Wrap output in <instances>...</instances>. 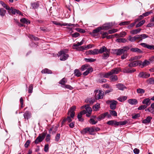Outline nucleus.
<instances>
[{
  "mask_svg": "<svg viewBox=\"0 0 154 154\" xmlns=\"http://www.w3.org/2000/svg\"><path fill=\"white\" fill-rule=\"evenodd\" d=\"M60 134H56L55 137V140L57 142L59 140L60 137Z\"/></svg>",
  "mask_w": 154,
  "mask_h": 154,
  "instance_id": "nucleus-53",
  "label": "nucleus"
},
{
  "mask_svg": "<svg viewBox=\"0 0 154 154\" xmlns=\"http://www.w3.org/2000/svg\"><path fill=\"white\" fill-rule=\"evenodd\" d=\"M141 62V61H135L130 63L129 64L128 66L129 67H135L139 65H140V64Z\"/></svg>",
  "mask_w": 154,
  "mask_h": 154,
  "instance_id": "nucleus-10",
  "label": "nucleus"
},
{
  "mask_svg": "<svg viewBox=\"0 0 154 154\" xmlns=\"http://www.w3.org/2000/svg\"><path fill=\"white\" fill-rule=\"evenodd\" d=\"M100 108V104L97 103L93 106V109L94 110L96 111L98 110Z\"/></svg>",
  "mask_w": 154,
  "mask_h": 154,
  "instance_id": "nucleus-38",
  "label": "nucleus"
},
{
  "mask_svg": "<svg viewBox=\"0 0 154 154\" xmlns=\"http://www.w3.org/2000/svg\"><path fill=\"white\" fill-rule=\"evenodd\" d=\"M76 108V107L75 106H73L70 108L68 111V115H69L72 118H73L75 116V112L74 111Z\"/></svg>",
  "mask_w": 154,
  "mask_h": 154,
  "instance_id": "nucleus-6",
  "label": "nucleus"
},
{
  "mask_svg": "<svg viewBox=\"0 0 154 154\" xmlns=\"http://www.w3.org/2000/svg\"><path fill=\"white\" fill-rule=\"evenodd\" d=\"M112 26V23H108L106 24H104L101 27L102 29L105 30H108L109 29L111 28Z\"/></svg>",
  "mask_w": 154,
  "mask_h": 154,
  "instance_id": "nucleus-13",
  "label": "nucleus"
},
{
  "mask_svg": "<svg viewBox=\"0 0 154 154\" xmlns=\"http://www.w3.org/2000/svg\"><path fill=\"white\" fill-rule=\"evenodd\" d=\"M152 11H148L143 14V15L144 17H146L149 15L150 14L152 13Z\"/></svg>",
  "mask_w": 154,
  "mask_h": 154,
  "instance_id": "nucleus-62",
  "label": "nucleus"
},
{
  "mask_svg": "<svg viewBox=\"0 0 154 154\" xmlns=\"http://www.w3.org/2000/svg\"><path fill=\"white\" fill-rule=\"evenodd\" d=\"M128 102L131 105H136L138 103L137 100L135 99H130L128 100Z\"/></svg>",
  "mask_w": 154,
  "mask_h": 154,
  "instance_id": "nucleus-23",
  "label": "nucleus"
},
{
  "mask_svg": "<svg viewBox=\"0 0 154 154\" xmlns=\"http://www.w3.org/2000/svg\"><path fill=\"white\" fill-rule=\"evenodd\" d=\"M146 106H145V105H142L140 106L138 108V109L139 110L143 109L146 108Z\"/></svg>",
  "mask_w": 154,
  "mask_h": 154,
  "instance_id": "nucleus-57",
  "label": "nucleus"
},
{
  "mask_svg": "<svg viewBox=\"0 0 154 154\" xmlns=\"http://www.w3.org/2000/svg\"><path fill=\"white\" fill-rule=\"evenodd\" d=\"M117 87L120 90H124L126 89V87L123 84L121 83H119L116 85Z\"/></svg>",
  "mask_w": 154,
  "mask_h": 154,
  "instance_id": "nucleus-20",
  "label": "nucleus"
},
{
  "mask_svg": "<svg viewBox=\"0 0 154 154\" xmlns=\"http://www.w3.org/2000/svg\"><path fill=\"white\" fill-rule=\"evenodd\" d=\"M0 3L4 8L8 10V12L9 13H11L14 14H17L21 15V12L19 10L15 9L12 7L10 8L9 6H8L6 4L2 1L0 2Z\"/></svg>",
  "mask_w": 154,
  "mask_h": 154,
  "instance_id": "nucleus-1",
  "label": "nucleus"
},
{
  "mask_svg": "<svg viewBox=\"0 0 154 154\" xmlns=\"http://www.w3.org/2000/svg\"><path fill=\"white\" fill-rule=\"evenodd\" d=\"M141 30V29L140 28H138L135 29H133L131 30L130 33L131 34L133 35L137 34L139 33L140 31Z\"/></svg>",
  "mask_w": 154,
  "mask_h": 154,
  "instance_id": "nucleus-21",
  "label": "nucleus"
},
{
  "mask_svg": "<svg viewBox=\"0 0 154 154\" xmlns=\"http://www.w3.org/2000/svg\"><path fill=\"white\" fill-rule=\"evenodd\" d=\"M137 91L138 93L140 94L144 93L145 92V91L144 89L141 88H139L137 90Z\"/></svg>",
  "mask_w": 154,
  "mask_h": 154,
  "instance_id": "nucleus-55",
  "label": "nucleus"
},
{
  "mask_svg": "<svg viewBox=\"0 0 154 154\" xmlns=\"http://www.w3.org/2000/svg\"><path fill=\"white\" fill-rule=\"evenodd\" d=\"M145 22V20H142V21L139 22L136 26V28L138 27L142 26Z\"/></svg>",
  "mask_w": 154,
  "mask_h": 154,
  "instance_id": "nucleus-43",
  "label": "nucleus"
},
{
  "mask_svg": "<svg viewBox=\"0 0 154 154\" xmlns=\"http://www.w3.org/2000/svg\"><path fill=\"white\" fill-rule=\"evenodd\" d=\"M85 60L87 62H94L96 61V60L95 59H93L92 58H85Z\"/></svg>",
  "mask_w": 154,
  "mask_h": 154,
  "instance_id": "nucleus-48",
  "label": "nucleus"
},
{
  "mask_svg": "<svg viewBox=\"0 0 154 154\" xmlns=\"http://www.w3.org/2000/svg\"><path fill=\"white\" fill-rule=\"evenodd\" d=\"M152 119V117L149 116L146 119L143 120L142 123L144 124L149 123L150 122Z\"/></svg>",
  "mask_w": 154,
  "mask_h": 154,
  "instance_id": "nucleus-26",
  "label": "nucleus"
},
{
  "mask_svg": "<svg viewBox=\"0 0 154 154\" xmlns=\"http://www.w3.org/2000/svg\"><path fill=\"white\" fill-rule=\"evenodd\" d=\"M31 6L33 8L36 9L39 6L38 3H33L31 4Z\"/></svg>",
  "mask_w": 154,
  "mask_h": 154,
  "instance_id": "nucleus-39",
  "label": "nucleus"
},
{
  "mask_svg": "<svg viewBox=\"0 0 154 154\" xmlns=\"http://www.w3.org/2000/svg\"><path fill=\"white\" fill-rule=\"evenodd\" d=\"M129 49V48L128 46H124L122 48L115 49V51L116 52V54L117 55H120L122 54H124Z\"/></svg>",
  "mask_w": 154,
  "mask_h": 154,
  "instance_id": "nucleus-3",
  "label": "nucleus"
},
{
  "mask_svg": "<svg viewBox=\"0 0 154 154\" xmlns=\"http://www.w3.org/2000/svg\"><path fill=\"white\" fill-rule=\"evenodd\" d=\"M68 51L67 49H65L58 52L57 56L60 57V60L65 61L68 59L69 56V55L66 54Z\"/></svg>",
  "mask_w": 154,
  "mask_h": 154,
  "instance_id": "nucleus-2",
  "label": "nucleus"
},
{
  "mask_svg": "<svg viewBox=\"0 0 154 154\" xmlns=\"http://www.w3.org/2000/svg\"><path fill=\"white\" fill-rule=\"evenodd\" d=\"M45 136V134L44 133L42 134H40L34 141L35 143L37 144L39 143L42 141L44 139Z\"/></svg>",
  "mask_w": 154,
  "mask_h": 154,
  "instance_id": "nucleus-5",
  "label": "nucleus"
},
{
  "mask_svg": "<svg viewBox=\"0 0 154 154\" xmlns=\"http://www.w3.org/2000/svg\"><path fill=\"white\" fill-rule=\"evenodd\" d=\"M150 63L149 61L146 60H145L142 63L141 62L140 64V65H142L143 67H144L148 65Z\"/></svg>",
  "mask_w": 154,
  "mask_h": 154,
  "instance_id": "nucleus-29",
  "label": "nucleus"
},
{
  "mask_svg": "<svg viewBox=\"0 0 154 154\" xmlns=\"http://www.w3.org/2000/svg\"><path fill=\"white\" fill-rule=\"evenodd\" d=\"M40 29L44 32H48L50 31L51 29L45 26H42L40 27Z\"/></svg>",
  "mask_w": 154,
  "mask_h": 154,
  "instance_id": "nucleus-35",
  "label": "nucleus"
},
{
  "mask_svg": "<svg viewBox=\"0 0 154 154\" xmlns=\"http://www.w3.org/2000/svg\"><path fill=\"white\" fill-rule=\"evenodd\" d=\"M109 112L110 115L112 116H117V113L115 111L110 110L109 111Z\"/></svg>",
  "mask_w": 154,
  "mask_h": 154,
  "instance_id": "nucleus-45",
  "label": "nucleus"
},
{
  "mask_svg": "<svg viewBox=\"0 0 154 154\" xmlns=\"http://www.w3.org/2000/svg\"><path fill=\"white\" fill-rule=\"evenodd\" d=\"M150 75L145 72H140L139 75L138 77L143 78H147L150 76Z\"/></svg>",
  "mask_w": 154,
  "mask_h": 154,
  "instance_id": "nucleus-7",
  "label": "nucleus"
},
{
  "mask_svg": "<svg viewBox=\"0 0 154 154\" xmlns=\"http://www.w3.org/2000/svg\"><path fill=\"white\" fill-rule=\"evenodd\" d=\"M126 35V33L125 32H121L119 35H118L117 34H115V35H116L117 38H119L120 37H123Z\"/></svg>",
  "mask_w": 154,
  "mask_h": 154,
  "instance_id": "nucleus-31",
  "label": "nucleus"
},
{
  "mask_svg": "<svg viewBox=\"0 0 154 154\" xmlns=\"http://www.w3.org/2000/svg\"><path fill=\"white\" fill-rule=\"evenodd\" d=\"M130 50L133 52H137L138 53L141 54L143 53V51L138 48H131Z\"/></svg>",
  "mask_w": 154,
  "mask_h": 154,
  "instance_id": "nucleus-25",
  "label": "nucleus"
},
{
  "mask_svg": "<svg viewBox=\"0 0 154 154\" xmlns=\"http://www.w3.org/2000/svg\"><path fill=\"white\" fill-rule=\"evenodd\" d=\"M106 103L107 104L110 103V109L112 110H114L116 108L117 102L115 100H108L106 101Z\"/></svg>",
  "mask_w": 154,
  "mask_h": 154,
  "instance_id": "nucleus-4",
  "label": "nucleus"
},
{
  "mask_svg": "<svg viewBox=\"0 0 154 154\" xmlns=\"http://www.w3.org/2000/svg\"><path fill=\"white\" fill-rule=\"evenodd\" d=\"M101 29L102 28L101 27H98L95 29L93 30L92 33L94 34L97 33L99 32Z\"/></svg>",
  "mask_w": 154,
  "mask_h": 154,
  "instance_id": "nucleus-44",
  "label": "nucleus"
},
{
  "mask_svg": "<svg viewBox=\"0 0 154 154\" xmlns=\"http://www.w3.org/2000/svg\"><path fill=\"white\" fill-rule=\"evenodd\" d=\"M105 78H108L110 76L112 75L110 71L107 73H105Z\"/></svg>",
  "mask_w": 154,
  "mask_h": 154,
  "instance_id": "nucleus-59",
  "label": "nucleus"
},
{
  "mask_svg": "<svg viewBox=\"0 0 154 154\" xmlns=\"http://www.w3.org/2000/svg\"><path fill=\"white\" fill-rule=\"evenodd\" d=\"M140 45L150 50H154V46L153 45H150L146 43H142Z\"/></svg>",
  "mask_w": 154,
  "mask_h": 154,
  "instance_id": "nucleus-12",
  "label": "nucleus"
},
{
  "mask_svg": "<svg viewBox=\"0 0 154 154\" xmlns=\"http://www.w3.org/2000/svg\"><path fill=\"white\" fill-rule=\"evenodd\" d=\"M106 79L104 78L102 79H99L98 80L99 82L101 83H105L106 82Z\"/></svg>",
  "mask_w": 154,
  "mask_h": 154,
  "instance_id": "nucleus-58",
  "label": "nucleus"
},
{
  "mask_svg": "<svg viewBox=\"0 0 154 154\" xmlns=\"http://www.w3.org/2000/svg\"><path fill=\"white\" fill-rule=\"evenodd\" d=\"M129 21H124L120 23L119 25L121 26L128 25L130 23Z\"/></svg>",
  "mask_w": 154,
  "mask_h": 154,
  "instance_id": "nucleus-51",
  "label": "nucleus"
},
{
  "mask_svg": "<svg viewBox=\"0 0 154 154\" xmlns=\"http://www.w3.org/2000/svg\"><path fill=\"white\" fill-rule=\"evenodd\" d=\"M137 36L138 39L139 40V41H141L143 39L148 37V35L144 34L141 35H138Z\"/></svg>",
  "mask_w": 154,
  "mask_h": 154,
  "instance_id": "nucleus-16",
  "label": "nucleus"
},
{
  "mask_svg": "<svg viewBox=\"0 0 154 154\" xmlns=\"http://www.w3.org/2000/svg\"><path fill=\"white\" fill-rule=\"evenodd\" d=\"M74 49H76L78 51H82L86 49V46H82L80 47H76L73 48Z\"/></svg>",
  "mask_w": 154,
  "mask_h": 154,
  "instance_id": "nucleus-30",
  "label": "nucleus"
},
{
  "mask_svg": "<svg viewBox=\"0 0 154 154\" xmlns=\"http://www.w3.org/2000/svg\"><path fill=\"white\" fill-rule=\"evenodd\" d=\"M20 21L21 23H25L27 25H28L30 23V22L29 20L25 18L21 19L20 20Z\"/></svg>",
  "mask_w": 154,
  "mask_h": 154,
  "instance_id": "nucleus-28",
  "label": "nucleus"
},
{
  "mask_svg": "<svg viewBox=\"0 0 154 154\" xmlns=\"http://www.w3.org/2000/svg\"><path fill=\"white\" fill-rule=\"evenodd\" d=\"M148 81L149 83L150 84L154 85V78H149L148 79Z\"/></svg>",
  "mask_w": 154,
  "mask_h": 154,
  "instance_id": "nucleus-50",
  "label": "nucleus"
},
{
  "mask_svg": "<svg viewBox=\"0 0 154 154\" xmlns=\"http://www.w3.org/2000/svg\"><path fill=\"white\" fill-rule=\"evenodd\" d=\"M89 123L92 125H95L97 122V121L96 120L91 118L89 121Z\"/></svg>",
  "mask_w": 154,
  "mask_h": 154,
  "instance_id": "nucleus-42",
  "label": "nucleus"
},
{
  "mask_svg": "<svg viewBox=\"0 0 154 154\" xmlns=\"http://www.w3.org/2000/svg\"><path fill=\"white\" fill-rule=\"evenodd\" d=\"M95 101V99L93 97L91 98H88L85 101L86 103H89L90 104H92Z\"/></svg>",
  "mask_w": 154,
  "mask_h": 154,
  "instance_id": "nucleus-18",
  "label": "nucleus"
},
{
  "mask_svg": "<svg viewBox=\"0 0 154 154\" xmlns=\"http://www.w3.org/2000/svg\"><path fill=\"white\" fill-rule=\"evenodd\" d=\"M31 115V112L28 111L25 112L23 114L24 118L26 119H28L30 118Z\"/></svg>",
  "mask_w": 154,
  "mask_h": 154,
  "instance_id": "nucleus-22",
  "label": "nucleus"
},
{
  "mask_svg": "<svg viewBox=\"0 0 154 154\" xmlns=\"http://www.w3.org/2000/svg\"><path fill=\"white\" fill-rule=\"evenodd\" d=\"M140 116V114L139 113L135 114L134 115H133L132 116V118L133 119H136Z\"/></svg>",
  "mask_w": 154,
  "mask_h": 154,
  "instance_id": "nucleus-61",
  "label": "nucleus"
},
{
  "mask_svg": "<svg viewBox=\"0 0 154 154\" xmlns=\"http://www.w3.org/2000/svg\"><path fill=\"white\" fill-rule=\"evenodd\" d=\"M42 73H48V74H51L52 73L51 71L48 69H45L43 70H42Z\"/></svg>",
  "mask_w": 154,
  "mask_h": 154,
  "instance_id": "nucleus-37",
  "label": "nucleus"
},
{
  "mask_svg": "<svg viewBox=\"0 0 154 154\" xmlns=\"http://www.w3.org/2000/svg\"><path fill=\"white\" fill-rule=\"evenodd\" d=\"M110 80L112 82H115L118 79L117 76L116 75H112L110 77Z\"/></svg>",
  "mask_w": 154,
  "mask_h": 154,
  "instance_id": "nucleus-27",
  "label": "nucleus"
},
{
  "mask_svg": "<svg viewBox=\"0 0 154 154\" xmlns=\"http://www.w3.org/2000/svg\"><path fill=\"white\" fill-rule=\"evenodd\" d=\"M87 54L90 55H96L98 54V49H94L93 50H90L87 52Z\"/></svg>",
  "mask_w": 154,
  "mask_h": 154,
  "instance_id": "nucleus-15",
  "label": "nucleus"
},
{
  "mask_svg": "<svg viewBox=\"0 0 154 154\" xmlns=\"http://www.w3.org/2000/svg\"><path fill=\"white\" fill-rule=\"evenodd\" d=\"M128 39L131 42H134L137 40H138L137 35L134 37H131V36L130 35L128 38Z\"/></svg>",
  "mask_w": 154,
  "mask_h": 154,
  "instance_id": "nucleus-17",
  "label": "nucleus"
},
{
  "mask_svg": "<svg viewBox=\"0 0 154 154\" xmlns=\"http://www.w3.org/2000/svg\"><path fill=\"white\" fill-rule=\"evenodd\" d=\"M149 61L152 63H154V56L151 57L149 59Z\"/></svg>",
  "mask_w": 154,
  "mask_h": 154,
  "instance_id": "nucleus-64",
  "label": "nucleus"
},
{
  "mask_svg": "<svg viewBox=\"0 0 154 154\" xmlns=\"http://www.w3.org/2000/svg\"><path fill=\"white\" fill-rule=\"evenodd\" d=\"M33 90V85L32 84H30L29 87L28 92L29 93H32Z\"/></svg>",
  "mask_w": 154,
  "mask_h": 154,
  "instance_id": "nucleus-52",
  "label": "nucleus"
},
{
  "mask_svg": "<svg viewBox=\"0 0 154 154\" xmlns=\"http://www.w3.org/2000/svg\"><path fill=\"white\" fill-rule=\"evenodd\" d=\"M6 12V11L4 8H0V15L1 17H4L5 15Z\"/></svg>",
  "mask_w": 154,
  "mask_h": 154,
  "instance_id": "nucleus-34",
  "label": "nucleus"
},
{
  "mask_svg": "<svg viewBox=\"0 0 154 154\" xmlns=\"http://www.w3.org/2000/svg\"><path fill=\"white\" fill-rule=\"evenodd\" d=\"M89 132L90 134H92V133L94 132V127H92L91 128H89Z\"/></svg>",
  "mask_w": 154,
  "mask_h": 154,
  "instance_id": "nucleus-56",
  "label": "nucleus"
},
{
  "mask_svg": "<svg viewBox=\"0 0 154 154\" xmlns=\"http://www.w3.org/2000/svg\"><path fill=\"white\" fill-rule=\"evenodd\" d=\"M150 99L149 98H146L144 99L142 102V103L146 106L147 107L148 106L150 105L151 102Z\"/></svg>",
  "mask_w": 154,
  "mask_h": 154,
  "instance_id": "nucleus-19",
  "label": "nucleus"
},
{
  "mask_svg": "<svg viewBox=\"0 0 154 154\" xmlns=\"http://www.w3.org/2000/svg\"><path fill=\"white\" fill-rule=\"evenodd\" d=\"M104 94V92L101 90H95L94 92V96H103Z\"/></svg>",
  "mask_w": 154,
  "mask_h": 154,
  "instance_id": "nucleus-9",
  "label": "nucleus"
},
{
  "mask_svg": "<svg viewBox=\"0 0 154 154\" xmlns=\"http://www.w3.org/2000/svg\"><path fill=\"white\" fill-rule=\"evenodd\" d=\"M76 30L77 31L82 33H84L85 32V30L81 28H77L76 29Z\"/></svg>",
  "mask_w": 154,
  "mask_h": 154,
  "instance_id": "nucleus-63",
  "label": "nucleus"
},
{
  "mask_svg": "<svg viewBox=\"0 0 154 154\" xmlns=\"http://www.w3.org/2000/svg\"><path fill=\"white\" fill-rule=\"evenodd\" d=\"M108 112H106L104 113H103L98 116L97 117V119L98 120V121H100L104 118L106 116Z\"/></svg>",
  "mask_w": 154,
  "mask_h": 154,
  "instance_id": "nucleus-24",
  "label": "nucleus"
},
{
  "mask_svg": "<svg viewBox=\"0 0 154 154\" xmlns=\"http://www.w3.org/2000/svg\"><path fill=\"white\" fill-rule=\"evenodd\" d=\"M127 99V97H119L117 100L120 102H123Z\"/></svg>",
  "mask_w": 154,
  "mask_h": 154,
  "instance_id": "nucleus-46",
  "label": "nucleus"
},
{
  "mask_svg": "<svg viewBox=\"0 0 154 154\" xmlns=\"http://www.w3.org/2000/svg\"><path fill=\"white\" fill-rule=\"evenodd\" d=\"M49 149V145L48 144H46L45 146L44 151L45 152H48Z\"/></svg>",
  "mask_w": 154,
  "mask_h": 154,
  "instance_id": "nucleus-60",
  "label": "nucleus"
},
{
  "mask_svg": "<svg viewBox=\"0 0 154 154\" xmlns=\"http://www.w3.org/2000/svg\"><path fill=\"white\" fill-rule=\"evenodd\" d=\"M136 70L135 69H131L128 67H126V68L123 69L121 71L123 72L124 73H128L134 72Z\"/></svg>",
  "mask_w": 154,
  "mask_h": 154,
  "instance_id": "nucleus-11",
  "label": "nucleus"
},
{
  "mask_svg": "<svg viewBox=\"0 0 154 154\" xmlns=\"http://www.w3.org/2000/svg\"><path fill=\"white\" fill-rule=\"evenodd\" d=\"M116 41L119 43H125L127 42V40L124 38H118L116 40Z\"/></svg>",
  "mask_w": 154,
  "mask_h": 154,
  "instance_id": "nucleus-41",
  "label": "nucleus"
},
{
  "mask_svg": "<svg viewBox=\"0 0 154 154\" xmlns=\"http://www.w3.org/2000/svg\"><path fill=\"white\" fill-rule=\"evenodd\" d=\"M74 74L77 77H79L81 75V74L80 71L78 69H75L74 71Z\"/></svg>",
  "mask_w": 154,
  "mask_h": 154,
  "instance_id": "nucleus-36",
  "label": "nucleus"
},
{
  "mask_svg": "<svg viewBox=\"0 0 154 154\" xmlns=\"http://www.w3.org/2000/svg\"><path fill=\"white\" fill-rule=\"evenodd\" d=\"M85 107L87 112H91L92 109L88 105H85Z\"/></svg>",
  "mask_w": 154,
  "mask_h": 154,
  "instance_id": "nucleus-40",
  "label": "nucleus"
},
{
  "mask_svg": "<svg viewBox=\"0 0 154 154\" xmlns=\"http://www.w3.org/2000/svg\"><path fill=\"white\" fill-rule=\"evenodd\" d=\"M82 114L81 112H79L78 114L77 117L79 119V120L81 122H83V119L82 118Z\"/></svg>",
  "mask_w": 154,
  "mask_h": 154,
  "instance_id": "nucleus-47",
  "label": "nucleus"
},
{
  "mask_svg": "<svg viewBox=\"0 0 154 154\" xmlns=\"http://www.w3.org/2000/svg\"><path fill=\"white\" fill-rule=\"evenodd\" d=\"M66 82V79L65 78H64L60 80L59 83L62 85H64Z\"/></svg>",
  "mask_w": 154,
  "mask_h": 154,
  "instance_id": "nucleus-49",
  "label": "nucleus"
},
{
  "mask_svg": "<svg viewBox=\"0 0 154 154\" xmlns=\"http://www.w3.org/2000/svg\"><path fill=\"white\" fill-rule=\"evenodd\" d=\"M122 71L121 68L119 67H117L114 68L110 71L112 75L114 74H118L119 72Z\"/></svg>",
  "mask_w": 154,
  "mask_h": 154,
  "instance_id": "nucleus-8",
  "label": "nucleus"
},
{
  "mask_svg": "<svg viewBox=\"0 0 154 154\" xmlns=\"http://www.w3.org/2000/svg\"><path fill=\"white\" fill-rule=\"evenodd\" d=\"M93 71V69L92 68H89L87 69L83 73V75H87L89 74L90 72H92Z\"/></svg>",
  "mask_w": 154,
  "mask_h": 154,
  "instance_id": "nucleus-32",
  "label": "nucleus"
},
{
  "mask_svg": "<svg viewBox=\"0 0 154 154\" xmlns=\"http://www.w3.org/2000/svg\"><path fill=\"white\" fill-rule=\"evenodd\" d=\"M110 50L107 49L105 46H103L99 50L98 49V54H101L103 52H109Z\"/></svg>",
  "mask_w": 154,
  "mask_h": 154,
  "instance_id": "nucleus-14",
  "label": "nucleus"
},
{
  "mask_svg": "<svg viewBox=\"0 0 154 154\" xmlns=\"http://www.w3.org/2000/svg\"><path fill=\"white\" fill-rule=\"evenodd\" d=\"M29 38L32 40H34L35 41H38L39 40V38L38 37H35L33 35H29Z\"/></svg>",
  "mask_w": 154,
  "mask_h": 154,
  "instance_id": "nucleus-54",
  "label": "nucleus"
},
{
  "mask_svg": "<svg viewBox=\"0 0 154 154\" xmlns=\"http://www.w3.org/2000/svg\"><path fill=\"white\" fill-rule=\"evenodd\" d=\"M109 52H105L103 53V55L102 56V58L103 60L107 59L109 56Z\"/></svg>",
  "mask_w": 154,
  "mask_h": 154,
  "instance_id": "nucleus-33",
  "label": "nucleus"
}]
</instances>
